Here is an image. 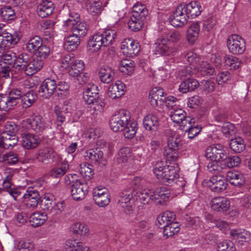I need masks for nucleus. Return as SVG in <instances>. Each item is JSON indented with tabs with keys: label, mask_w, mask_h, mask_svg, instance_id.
Segmentation results:
<instances>
[{
	"label": "nucleus",
	"mask_w": 251,
	"mask_h": 251,
	"mask_svg": "<svg viewBox=\"0 0 251 251\" xmlns=\"http://www.w3.org/2000/svg\"><path fill=\"white\" fill-rule=\"evenodd\" d=\"M13 183L12 182L3 181L2 186L3 190L5 192H8L15 200H17V198L21 194L20 190L16 188H12Z\"/></svg>",
	"instance_id": "obj_52"
},
{
	"label": "nucleus",
	"mask_w": 251,
	"mask_h": 251,
	"mask_svg": "<svg viewBox=\"0 0 251 251\" xmlns=\"http://www.w3.org/2000/svg\"><path fill=\"white\" fill-rule=\"evenodd\" d=\"M86 6L88 12L93 15L99 14L102 11V2L100 0H87Z\"/></svg>",
	"instance_id": "obj_39"
},
{
	"label": "nucleus",
	"mask_w": 251,
	"mask_h": 251,
	"mask_svg": "<svg viewBox=\"0 0 251 251\" xmlns=\"http://www.w3.org/2000/svg\"><path fill=\"white\" fill-rule=\"evenodd\" d=\"M162 88L155 87L151 91L149 97L151 104L153 107L161 106L164 102L165 97Z\"/></svg>",
	"instance_id": "obj_20"
},
{
	"label": "nucleus",
	"mask_w": 251,
	"mask_h": 251,
	"mask_svg": "<svg viewBox=\"0 0 251 251\" xmlns=\"http://www.w3.org/2000/svg\"><path fill=\"white\" fill-rule=\"evenodd\" d=\"M115 70L107 66H103L99 71V77L101 82L109 83L114 79Z\"/></svg>",
	"instance_id": "obj_35"
},
{
	"label": "nucleus",
	"mask_w": 251,
	"mask_h": 251,
	"mask_svg": "<svg viewBox=\"0 0 251 251\" xmlns=\"http://www.w3.org/2000/svg\"><path fill=\"white\" fill-rule=\"evenodd\" d=\"M218 251H236L233 243L230 241H223L219 243L217 247Z\"/></svg>",
	"instance_id": "obj_63"
},
{
	"label": "nucleus",
	"mask_w": 251,
	"mask_h": 251,
	"mask_svg": "<svg viewBox=\"0 0 251 251\" xmlns=\"http://www.w3.org/2000/svg\"><path fill=\"white\" fill-rule=\"evenodd\" d=\"M55 201L53 196L50 194H46L41 200V206L44 210L48 212L52 206H54Z\"/></svg>",
	"instance_id": "obj_50"
},
{
	"label": "nucleus",
	"mask_w": 251,
	"mask_h": 251,
	"mask_svg": "<svg viewBox=\"0 0 251 251\" xmlns=\"http://www.w3.org/2000/svg\"><path fill=\"white\" fill-rule=\"evenodd\" d=\"M131 149L129 147H125L120 149L118 153L117 160L119 163L126 162L131 156Z\"/></svg>",
	"instance_id": "obj_59"
},
{
	"label": "nucleus",
	"mask_w": 251,
	"mask_h": 251,
	"mask_svg": "<svg viewBox=\"0 0 251 251\" xmlns=\"http://www.w3.org/2000/svg\"><path fill=\"white\" fill-rule=\"evenodd\" d=\"M176 215L174 212L166 211L158 216L156 224L160 228H163V237L168 238L177 233L179 230V224L175 222Z\"/></svg>",
	"instance_id": "obj_2"
},
{
	"label": "nucleus",
	"mask_w": 251,
	"mask_h": 251,
	"mask_svg": "<svg viewBox=\"0 0 251 251\" xmlns=\"http://www.w3.org/2000/svg\"><path fill=\"white\" fill-rule=\"evenodd\" d=\"M185 112L181 108L173 109L170 112V117L174 123L180 125L185 127L187 124L195 123V120L186 116Z\"/></svg>",
	"instance_id": "obj_13"
},
{
	"label": "nucleus",
	"mask_w": 251,
	"mask_h": 251,
	"mask_svg": "<svg viewBox=\"0 0 251 251\" xmlns=\"http://www.w3.org/2000/svg\"><path fill=\"white\" fill-rule=\"evenodd\" d=\"M217 23L215 17H211L203 22L202 31L205 33H212L214 26Z\"/></svg>",
	"instance_id": "obj_54"
},
{
	"label": "nucleus",
	"mask_w": 251,
	"mask_h": 251,
	"mask_svg": "<svg viewBox=\"0 0 251 251\" xmlns=\"http://www.w3.org/2000/svg\"><path fill=\"white\" fill-rule=\"evenodd\" d=\"M224 59L226 65L230 70H237L241 65V61L235 56L225 55Z\"/></svg>",
	"instance_id": "obj_48"
},
{
	"label": "nucleus",
	"mask_w": 251,
	"mask_h": 251,
	"mask_svg": "<svg viewBox=\"0 0 251 251\" xmlns=\"http://www.w3.org/2000/svg\"><path fill=\"white\" fill-rule=\"evenodd\" d=\"M183 141L179 135L171 131L167 140V146L164 149L163 154L168 161H176L178 157L180 151L182 149Z\"/></svg>",
	"instance_id": "obj_4"
},
{
	"label": "nucleus",
	"mask_w": 251,
	"mask_h": 251,
	"mask_svg": "<svg viewBox=\"0 0 251 251\" xmlns=\"http://www.w3.org/2000/svg\"><path fill=\"white\" fill-rule=\"evenodd\" d=\"M67 245L71 248V251H89V247L81 242H68Z\"/></svg>",
	"instance_id": "obj_64"
},
{
	"label": "nucleus",
	"mask_w": 251,
	"mask_h": 251,
	"mask_svg": "<svg viewBox=\"0 0 251 251\" xmlns=\"http://www.w3.org/2000/svg\"><path fill=\"white\" fill-rule=\"evenodd\" d=\"M26 124L35 132L40 134L48 127L44 119L41 115H36L27 119Z\"/></svg>",
	"instance_id": "obj_17"
},
{
	"label": "nucleus",
	"mask_w": 251,
	"mask_h": 251,
	"mask_svg": "<svg viewBox=\"0 0 251 251\" xmlns=\"http://www.w3.org/2000/svg\"><path fill=\"white\" fill-rule=\"evenodd\" d=\"M116 36V32L113 29H107L102 33L95 34L89 40L88 48L92 51H97L102 45L104 47L111 45Z\"/></svg>",
	"instance_id": "obj_3"
},
{
	"label": "nucleus",
	"mask_w": 251,
	"mask_h": 251,
	"mask_svg": "<svg viewBox=\"0 0 251 251\" xmlns=\"http://www.w3.org/2000/svg\"><path fill=\"white\" fill-rule=\"evenodd\" d=\"M121 50L124 54L129 57H133L139 53L140 47L139 43L133 39L127 38L122 42Z\"/></svg>",
	"instance_id": "obj_12"
},
{
	"label": "nucleus",
	"mask_w": 251,
	"mask_h": 251,
	"mask_svg": "<svg viewBox=\"0 0 251 251\" xmlns=\"http://www.w3.org/2000/svg\"><path fill=\"white\" fill-rule=\"evenodd\" d=\"M57 154L52 148H45L39 150L36 154V158L40 162L48 164L54 161Z\"/></svg>",
	"instance_id": "obj_22"
},
{
	"label": "nucleus",
	"mask_w": 251,
	"mask_h": 251,
	"mask_svg": "<svg viewBox=\"0 0 251 251\" xmlns=\"http://www.w3.org/2000/svg\"><path fill=\"white\" fill-rule=\"evenodd\" d=\"M227 46L229 51L234 54H241L246 50L244 39L237 34L229 36L227 40Z\"/></svg>",
	"instance_id": "obj_8"
},
{
	"label": "nucleus",
	"mask_w": 251,
	"mask_h": 251,
	"mask_svg": "<svg viewBox=\"0 0 251 251\" xmlns=\"http://www.w3.org/2000/svg\"><path fill=\"white\" fill-rule=\"evenodd\" d=\"M47 220V214L44 212H36L29 218V222L33 227H38L43 225Z\"/></svg>",
	"instance_id": "obj_40"
},
{
	"label": "nucleus",
	"mask_w": 251,
	"mask_h": 251,
	"mask_svg": "<svg viewBox=\"0 0 251 251\" xmlns=\"http://www.w3.org/2000/svg\"><path fill=\"white\" fill-rule=\"evenodd\" d=\"M229 146L231 150L237 153L242 152L245 149L244 141L240 137L231 140Z\"/></svg>",
	"instance_id": "obj_49"
},
{
	"label": "nucleus",
	"mask_w": 251,
	"mask_h": 251,
	"mask_svg": "<svg viewBox=\"0 0 251 251\" xmlns=\"http://www.w3.org/2000/svg\"><path fill=\"white\" fill-rule=\"evenodd\" d=\"M230 235L240 244H242L243 242L251 240V234L245 229H232L230 231Z\"/></svg>",
	"instance_id": "obj_32"
},
{
	"label": "nucleus",
	"mask_w": 251,
	"mask_h": 251,
	"mask_svg": "<svg viewBox=\"0 0 251 251\" xmlns=\"http://www.w3.org/2000/svg\"><path fill=\"white\" fill-rule=\"evenodd\" d=\"M19 160V157L17 154L12 151L8 152L3 155L0 158V162H3L8 165H14Z\"/></svg>",
	"instance_id": "obj_53"
},
{
	"label": "nucleus",
	"mask_w": 251,
	"mask_h": 251,
	"mask_svg": "<svg viewBox=\"0 0 251 251\" xmlns=\"http://www.w3.org/2000/svg\"><path fill=\"white\" fill-rule=\"evenodd\" d=\"M153 201L156 203L163 204L170 196V191L166 187H161L152 192Z\"/></svg>",
	"instance_id": "obj_27"
},
{
	"label": "nucleus",
	"mask_w": 251,
	"mask_h": 251,
	"mask_svg": "<svg viewBox=\"0 0 251 251\" xmlns=\"http://www.w3.org/2000/svg\"><path fill=\"white\" fill-rule=\"evenodd\" d=\"M137 193L133 188H128L124 190L119 194L118 205L121 207L124 212L127 214H130L133 211L131 201Z\"/></svg>",
	"instance_id": "obj_6"
},
{
	"label": "nucleus",
	"mask_w": 251,
	"mask_h": 251,
	"mask_svg": "<svg viewBox=\"0 0 251 251\" xmlns=\"http://www.w3.org/2000/svg\"><path fill=\"white\" fill-rule=\"evenodd\" d=\"M54 8L51 1H41L37 6V12L39 17L46 18L52 13Z\"/></svg>",
	"instance_id": "obj_30"
},
{
	"label": "nucleus",
	"mask_w": 251,
	"mask_h": 251,
	"mask_svg": "<svg viewBox=\"0 0 251 251\" xmlns=\"http://www.w3.org/2000/svg\"><path fill=\"white\" fill-rule=\"evenodd\" d=\"M200 26L198 22L191 24L187 30L186 39L190 45H193L198 39Z\"/></svg>",
	"instance_id": "obj_33"
},
{
	"label": "nucleus",
	"mask_w": 251,
	"mask_h": 251,
	"mask_svg": "<svg viewBox=\"0 0 251 251\" xmlns=\"http://www.w3.org/2000/svg\"><path fill=\"white\" fill-rule=\"evenodd\" d=\"M137 130V123L135 122H131L128 120L125 125L124 129L122 131L125 137L128 139H131L135 136Z\"/></svg>",
	"instance_id": "obj_44"
},
{
	"label": "nucleus",
	"mask_w": 251,
	"mask_h": 251,
	"mask_svg": "<svg viewBox=\"0 0 251 251\" xmlns=\"http://www.w3.org/2000/svg\"><path fill=\"white\" fill-rule=\"evenodd\" d=\"M93 197L95 203L100 207L107 206L110 202L111 197L107 189L98 186L93 191Z\"/></svg>",
	"instance_id": "obj_9"
},
{
	"label": "nucleus",
	"mask_w": 251,
	"mask_h": 251,
	"mask_svg": "<svg viewBox=\"0 0 251 251\" xmlns=\"http://www.w3.org/2000/svg\"><path fill=\"white\" fill-rule=\"evenodd\" d=\"M15 56L12 57L10 54H5L1 56L0 66L1 68H6L9 66L10 67L14 68L16 58Z\"/></svg>",
	"instance_id": "obj_60"
},
{
	"label": "nucleus",
	"mask_w": 251,
	"mask_h": 251,
	"mask_svg": "<svg viewBox=\"0 0 251 251\" xmlns=\"http://www.w3.org/2000/svg\"><path fill=\"white\" fill-rule=\"evenodd\" d=\"M227 153L221 144L213 145L205 151V156L211 161H222L226 157Z\"/></svg>",
	"instance_id": "obj_10"
},
{
	"label": "nucleus",
	"mask_w": 251,
	"mask_h": 251,
	"mask_svg": "<svg viewBox=\"0 0 251 251\" xmlns=\"http://www.w3.org/2000/svg\"><path fill=\"white\" fill-rule=\"evenodd\" d=\"M134 69V62L133 61L127 59H124L121 61L120 67V71L127 75L132 73Z\"/></svg>",
	"instance_id": "obj_55"
},
{
	"label": "nucleus",
	"mask_w": 251,
	"mask_h": 251,
	"mask_svg": "<svg viewBox=\"0 0 251 251\" xmlns=\"http://www.w3.org/2000/svg\"><path fill=\"white\" fill-rule=\"evenodd\" d=\"M80 43V38L72 34L66 38L64 47L68 51H72L78 47Z\"/></svg>",
	"instance_id": "obj_42"
},
{
	"label": "nucleus",
	"mask_w": 251,
	"mask_h": 251,
	"mask_svg": "<svg viewBox=\"0 0 251 251\" xmlns=\"http://www.w3.org/2000/svg\"><path fill=\"white\" fill-rule=\"evenodd\" d=\"M99 97V90L96 85L93 84L90 87H87L85 91L83 92V99L88 104L100 101Z\"/></svg>",
	"instance_id": "obj_23"
},
{
	"label": "nucleus",
	"mask_w": 251,
	"mask_h": 251,
	"mask_svg": "<svg viewBox=\"0 0 251 251\" xmlns=\"http://www.w3.org/2000/svg\"><path fill=\"white\" fill-rule=\"evenodd\" d=\"M69 168L67 161H64L56 166L53 167L49 172V175L53 178H60L63 176Z\"/></svg>",
	"instance_id": "obj_36"
},
{
	"label": "nucleus",
	"mask_w": 251,
	"mask_h": 251,
	"mask_svg": "<svg viewBox=\"0 0 251 251\" xmlns=\"http://www.w3.org/2000/svg\"><path fill=\"white\" fill-rule=\"evenodd\" d=\"M182 37V34L179 31L172 32L169 38L160 37L153 44V48L156 55L169 56H174L176 52V49L170 46V40L173 43L178 42Z\"/></svg>",
	"instance_id": "obj_1"
},
{
	"label": "nucleus",
	"mask_w": 251,
	"mask_h": 251,
	"mask_svg": "<svg viewBox=\"0 0 251 251\" xmlns=\"http://www.w3.org/2000/svg\"><path fill=\"white\" fill-rule=\"evenodd\" d=\"M37 99L36 93L30 91L25 93L21 98L22 105L23 108H27L31 106Z\"/></svg>",
	"instance_id": "obj_43"
},
{
	"label": "nucleus",
	"mask_w": 251,
	"mask_h": 251,
	"mask_svg": "<svg viewBox=\"0 0 251 251\" xmlns=\"http://www.w3.org/2000/svg\"><path fill=\"white\" fill-rule=\"evenodd\" d=\"M88 192V186L86 182L76 181L72 184L71 195L74 200L79 201L84 198Z\"/></svg>",
	"instance_id": "obj_15"
},
{
	"label": "nucleus",
	"mask_w": 251,
	"mask_h": 251,
	"mask_svg": "<svg viewBox=\"0 0 251 251\" xmlns=\"http://www.w3.org/2000/svg\"><path fill=\"white\" fill-rule=\"evenodd\" d=\"M15 248L18 251H33L34 244L27 239H21L17 241Z\"/></svg>",
	"instance_id": "obj_47"
},
{
	"label": "nucleus",
	"mask_w": 251,
	"mask_h": 251,
	"mask_svg": "<svg viewBox=\"0 0 251 251\" xmlns=\"http://www.w3.org/2000/svg\"><path fill=\"white\" fill-rule=\"evenodd\" d=\"M42 44V39L39 36H35L29 39L25 48L28 52L34 54Z\"/></svg>",
	"instance_id": "obj_38"
},
{
	"label": "nucleus",
	"mask_w": 251,
	"mask_h": 251,
	"mask_svg": "<svg viewBox=\"0 0 251 251\" xmlns=\"http://www.w3.org/2000/svg\"><path fill=\"white\" fill-rule=\"evenodd\" d=\"M73 34L81 38L84 36L88 30V25L84 22L79 21L71 26Z\"/></svg>",
	"instance_id": "obj_41"
},
{
	"label": "nucleus",
	"mask_w": 251,
	"mask_h": 251,
	"mask_svg": "<svg viewBox=\"0 0 251 251\" xmlns=\"http://www.w3.org/2000/svg\"><path fill=\"white\" fill-rule=\"evenodd\" d=\"M140 201L143 204H148L154 201L152 191L149 189H144L138 195Z\"/></svg>",
	"instance_id": "obj_51"
},
{
	"label": "nucleus",
	"mask_w": 251,
	"mask_h": 251,
	"mask_svg": "<svg viewBox=\"0 0 251 251\" xmlns=\"http://www.w3.org/2000/svg\"><path fill=\"white\" fill-rule=\"evenodd\" d=\"M226 178L230 183L236 186L241 187L245 183L242 174L237 171H229L227 173Z\"/></svg>",
	"instance_id": "obj_34"
},
{
	"label": "nucleus",
	"mask_w": 251,
	"mask_h": 251,
	"mask_svg": "<svg viewBox=\"0 0 251 251\" xmlns=\"http://www.w3.org/2000/svg\"><path fill=\"white\" fill-rule=\"evenodd\" d=\"M198 70L204 76L213 75L215 72L214 68L207 61H201Z\"/></svg>",
	"instance_id": "obj_56"
},
{
	"label": "nucleus",
	"mask_w": 251,
	"mask_h": 251,
	"mask_svg": "<svg viewBox=\"0 0 251 251\" xmlns=\"http://www.w3.org/2000/svg\"><path fill=\"white\" fill-rule=\"evenodd\" d=\"M126 91V85L121 81H117L114 84H111L108 91V96L112 99L120 98Z\"/></svg>",
	"instance_id": "obj_25"
},
{
	"label": "nucleus",
	"mask_w": 251,
	"mask_h": 251,
	"mask_svg": "<svg viewBox=\"0 0 251 251\" xmlns=\"http://www.w3.org/2000/svg\"><path fill=\"white\" fill-rule=\"evenodd\" d=\"M143 124L146 129L151 132L155 131L159 125V118L154 113H151L144 118Z\"/></svg>",
	"instance_id": "obj_28"
},
{
	"label": "nucleus",
	"mask_w": 251,
	"mask_h": 251,
	"mask_svg": "<svg viewBox=\"0 0 251 251\" xmlns=\"http://www.w3.org/2000/svg\"><path fill=\"white\" fill-rule=\"evenodd\" d=\"M50 48L43 44L35 52L34 54L36 57L44 61V60L50 55Z\"/></svg>",
	"instance_id": "obj_58"
},
{
	"label": "nucleus",
	"mask_w": 251,
	"mask_h": 251,
	"mask_svg": "<svg viewBox=\"0 0 251 251\" xmlns=\"http://www.w3.org/2000/svg\"><path fill=\"white\" fill-rule=\"evenodd\" d=\"M130 118L128 111L125 109L120 110L110 120L109 125L111 129L114 132L122 131Z\"/></svg>",
	"instance_id": "obj_7"
},
{
	"label": "nucleus",
	"mask_w": 251,
	"mask_h": 251,
	"mask_svg": "<svg viewBox=\"0 0 251 251\" xmlns=\"http://www.w3.org/2000/svg\"><path fill=\"white\" fill-rule=\"evenodd\" d=\"M138 17L143 16V18H146L148 15V11L145 6L142 4L137 3L135 4L132 8L130 15Z\"/></svg>",
	"instance_id": "obj_57"
},
{
	"label": "nucleus",
	"mask_w": 251,
	"mask_h": 251,
	"mask_svg": "<svg viewBox=\"0 0 251 251\" xmlns=\"http://www.w3.org/2000/svg\"><path fill=\"white\" fill-rule=\"evenodd\" d=\"M188 18L194 19L199 16L202 12V7L197 1H191L188 4H180Z\"/></svg>",
	"instance_id": "obj_18"
},
{
	"label": "nucleus",
	"mask_w": 251,
	"mask_h": 251,
	"mask_svg": "<svg viewBox=\"0 0 251 251\" xmlns=\"http://www.w3.org/2000/svg\"><path fill=\"white\" fill-rule=\"evenodd\" d=\"M186 126L188 127L186 130V132H188V138L191 139L197 136L201 129V126L198 125H194V123H192L191 124H187Z\"/></svg>",
	"instance_id": "obj_62"
},
{
	"label": "nucleus",
	"mask_w": 251,
	"mask_h": 251,
	"mask_svg": "<svg viewBox=\"0 0 251 251\" xmlns=\"http://www.w3.org/2000/svg\"><path fill=\"white\" fill-rule=\"evenodd\" d=\"M200 84L198 80L193 78H187L180 84L178 90L182 93H186L197 89Z\"/></svg>",
	"instance_id": "obj_31"
},
{
	"label": "nucleus",
	"mask_w": 251,
	"mask_h": 251,
	"mask_svg": "<svg viewBox=\"0 0 251 251\" xmlns=\"http://www.w3.org/2000/svg\"><path fill=\"white\" fill-rule=\"evenodd\" d=\"M14 58H16L14 68L19 71L24 69V68L27 64V62L30 59V56L25 52L21 53L17 57L14 56Z\"/></svg>",
	"instance_id": "obj_45"
},
{
	"label": "nucleus",
	"mask_w": 251,
	"mask_h": 251,
	"mask_svg": "<svg viewBox=\"0 0 251 251\" xmlns=\"http://www.w3.org/2000/svg\"><path fill=\"white\" fill-rule=\"evenodd\" d=\"M0 14L5 21L14 20L15 17V12L12 7L9 6H4L1 9Z\"/></svg>",
	"instance_id": "obj_61"
},
{
	"label": "nucleus",
	"mask_w": 251,
	"mask_h": 251,
	"mask_svg": "<svg viewBox=\"0 0 251 251\" xmlns=\"http://www.w3.org/2000/svg\"><path fill=\"white\" fill-rule=\"evenodd\" d=\"M183 7L180 4L177 6L169 18V22L174 27H182L187 23V17L183 10Z\"/></svg>",
	"instance_id": "obj_11"
},
{
	"label": "nucleus",
	"mask_w": 251,
	"mask_h": 251,
	"mask_svg": "<svg viewBox=\"0 0 251 251\" xmlns=\"http://www.w3.org/2000/svg\"><path fill=\"white\" fill-rule=\"evenodd\" d=\"M146 18L143 16L138 17L136 15H130L129 19L127 23L128 28L133 31H138L140 30L144 25V22Z\"/></svg>",
	"instance_id": "obj_37"
},
{
	"label": "nucleus",
	"mask_w": 251,
	"mask_h": 251,
	"mask_svg": "<svg viewBox=\"0 0 251 251\" xmlns=\"http://www.w3.org/2000/svg\"><path fill=\"white\" fill-rule=\"evenodd\" d=\"M210 206L213 210L219 212H226L229 209L230 202L225 197H215L210 201Z\"/></svg>",
	"instance_id": "obj_24"
},
{
	"label": "nucleus",
	"mask_w": 251,
	"mask_h": 251,
	"mask_svg": "<svg viewBox=\"0 0 251 251\" xmlns=\"http://www.w3.org/2000/svg\"><path fill=\"white\" fill-rule=\"evenodd\" d=\"M85 68L84 63L81 60H75L68 71L69 74L74 77L79 75Z\"/></svg>",
	"instance_id": "obj_46"
},
{
	"label": "nucleus",
	"mask_w": 251,
	"mask_h": 251,
	"mask_svg": "<svg viewBox=\"0 0 251 251\" xmlns=\"http://www.w3.org/2000/svg\"><path fill=\"white\" fill-rule=\"evenodd\" d=\"M18 142V138L15 134L3 132L2 136L1 149H10L16 146Z\"/></svg>",
	"instance_id": "obj_29"
},
{
	"label": "nucleus",
	"mask_w": 251,
	"mask_h": 251,
	"mask_svg": "<svg viewBox=\"0 0 251 251\" xmlns=\"http://www.w3.org/2000/svg\"><path fill=\"white\" fill-rule=\"evenodd\" d=\"M41 142L38 135L31 133L22 134L21 144L22 147L27 150L34 149L37 148Z\"/></svg>",
	"instance_id": "obj_16"
},
{
	"label": "nucleus",
	"mask_w": 251,
	"mask_h": 251,
	"mask_svg": "<svg viewBox=\"0 0 251 251\" xmlns=\"http://www.w3.org/2000/svg\"><path fill=\"white\" fill-rule=\"evenodd\" d=\"M23 198L25 203L28 208L36 207L40 201L38 191L33 188H28Z\"/></svg>",
	"instance_id": "obj_19"
},
{
	"label": "nucleus",
	"mask_w": 251,
	"mask_h": 251,
	"mask_svg": "<svg viewBox=\"0 0 251 251\" xmlns=\"http://www.w3.org/2000/svg\"><path fill=\"white\" fill-rule=\"evenodd\" d=\"M84 157L86 160L93 163L100 162L103 160V152L98 147L90 149L85 151Z\"/></svg>",
	"instance_id": "obj_26"
},
{
	"label": "nucleus",
	"mask_w": 251,
	"mask_h": 251,
	"mask_svg": "<svg viewBox=\"0 0 251 251\" xmlns=\"http://www.w3.org/2000/svg\"><path fill=\"white\" fill-rule=\"evenodd\" d=\"M57 88V83L53 79L47 78L43 81L39 90L40 96L46 99L50 98Z\"/></svg>",
	"instance_id": "obj_14"
},
{
	"label": "nucleus",
	"mask_w": 251,
	"mask_h": 251,
	"mask_svg": "<svg viewBox=\"0 0 251 251\" xmlns=\"http://www.w3.org/2000/svg\"><path fill=\"white\" fill-rule=\"evenodd\" d=\"M208 185L212 191L220 192L226 188L227 183L223 176L214 175L210 178Z\"/></svg>",
	"instance_id": "obj_21"
},
{
	"label": "nucleus",
	"mask_w": 251,
	"mask_h": 251,
	"mask_svg": "<svg viewBox=\"0 0 251 251\" xmlns=\"http://www.w3.org/2000/svg\"><path fill=\"white\" fill-rule=\"evenodd\" d=\"M153 173L156 178L164 184H171L179 178L176 167L170 165L164 166L162 162L156 163Z\"/></svg>",
	"instance_id": "obj_5"
}]
</instances>
